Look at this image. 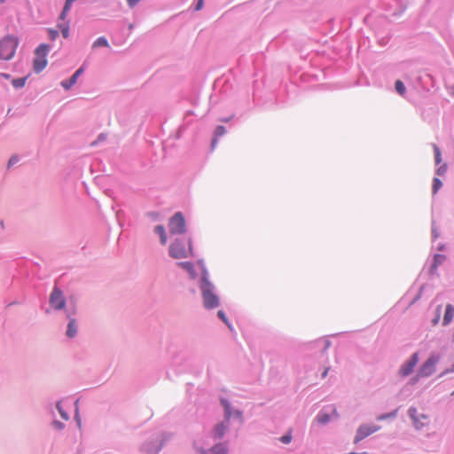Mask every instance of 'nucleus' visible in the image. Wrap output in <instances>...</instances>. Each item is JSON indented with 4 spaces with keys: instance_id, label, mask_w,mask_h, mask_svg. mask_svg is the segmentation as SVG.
<instances>
[{
    "instance_id": "nucleus-1",
    "label": "nucleus",
    "mask_w": 454,
    "mask_h": 454,
    "mask_svg": "<svg viewBox=\"0 0 454 454\" xmlns=\"http://www.w3.org/2000/svg\"><path fill=\"white\" fill-rule=\"evenodd\" d=\"M169 254L176 259L187 258L193 255L192 246L190 239H176L169 246Z\"/></svg>"
},
{
    "instance_id": "nucleus-2",
    "label": "nucleus",
    "mask_w": 454,
    "mask_h": 454,
    "mask_svg": "<svg viewBox=\"0 0 454 454\" xmlns=\"http://www.w3.org/2000/svg\"><path fill=\"white\" fill-rule=\"evenodd\" d=\"M19 41L14 36H6L0 41V59H11L16 51Z\"/></svg>"
},
{
    "instance_id": "nucleus-3",
    "label": "nucleus",
    "mask_w": 454,
    "mask_h": 454,
    "mask_svg": "<svg viewBox=\"0 0 454 454\" xmlns=\"http://www.w3.org/2000/svg\"><path fill=\"white\" fill-rule=\"evenodd\" d=\"M49 51H50V47H49V45H47L45 43L40 44L35 49V57L34 59L33 66H34V70L36 73H40L47 66L46 57H47Z\"/></svg>"
},
{
    "instance_id": "nucleus-4",
    "label": "nucleus",
    "mask_w": 454,
    "mask_h": 454,
    "mask_svg": "<svg viewBox=\"0 0 454 454\" xmlns=\"http://www.w3.org/2000/svg\"><path fill=\"white\" fill-rule=\"evenodd\" d=\"M211 285L204 278L201 285L204 305L207 309H213L218 306V297L212 292Z\"/></svg>"
},
{
    "instance_id": "nucleus-5",
    "label": "nucleus",
    "mask_w": 454,
    "mask_h": 454,
    "mask_svg": "<svg viewBox=\"0 0 454 454\" xmlns=\"http://www.w3.org/2000/svg\"><path fill=\"white\" fill-rule=\"evenodd\" d=\"M168 227L171 234L185 232V221L182 213L177 212L170 218Z\"/></svg>"
},
{
    "instance_id": "nucleus-6",
    "label": "nucleus",
    "mask_w": 454,
    "mask_h": 454,
    "mask_svg": "<svg viewBox=\"0 0 454 454\" xmlns=\"http://www.w3.org/2000/svg\"><path fill=\"white\" fill-rule=\"evenodd\" d=\"M440 360V356L432 355L419 368V377H428L435 371V366Z\"/></svg>"
},
{
    "instance_id": "nucleus-7",
    "label": "nucleus",
    "mask_w": 454,
    "mask_h": 454,
    "mask_svg": "<svg viewBox=\"0 0 454 454\" xmlns=\"http://www.w3.org/2000/svg\"><path fill=\"white\" fill-rule=\"evenodd\" d=\"M223 404L224 405L225 407V412H226V420L216 425L215 427V428L213 429L212 431V436L215 438V439H220L223 436L227 427H228V419L231 416V411H230V405L227 403V402L225 401H223Z\"/></svg>"
},
{
    "instance_id": "nucleus-8",
    "label": "nucleus",
    "mask_w": 454,
    "mask_h": 454,
    "mask_svg": "<svg viewBox=\"0 0 454 454\" xmlns=\"http://www.w3.org/2000/svg\"><path fill=\"white\" fill-rule=\"evenodd\" d=\"M50 304L55 309H62L66 305L63 293L57 287L53 288L50 295Z\"/></svg>"
},
{
    "instance_id": "nucleus-9",
    "label": "nucleus",
    "mask_w": 454,
    "mask_h": 454,
    "mask_svg": "<svg viewBox=\"0 0 454 454\" xmlns=\"http://www.w3.org/2000/svg\"><path fill=\"white\" fill-rule=\"evenodd\" d=\"M419 362V355L418 353H414L411 357L406 361L400 368L399 373L403 377H406L410 375L412 372L414 367Z\"/></svg>"
},
{
    "instance_id": "nucleus-10",
    "label": "nucleus",
    "mask_w": 454,
    "mask_h": 454,
    "mask_svg": "<svg viewBox=\"0 0 454 454\" xmlns=\"http://www.w3.org/2000/svg\"><path fill=\"white\" fill-rule=\"evenodd\" d=\"M380 429L378 426H361L357 429L356 434L354 439V442L357 443L365 437L371 435L372 434L377 432Z\"/></svg>"
},
{
    "instance_id": "nucleus-11",
    "label": "nucleus",
    "mask_w": 454,
    "mask_h": 454,
    "mask_svg": "<svg viewBox=\"0 0 454 454\" xmlns=\"http://www.w3.org/2000/svg\"><path fill=\"white\" fill-rule=\"evenodd\" d=\"M410 417L412 419L415 427L419 429L427 423V416L419 414L415 408L409 409Z\"/></svg>"
},
{
    "instance_id": "nucleus-12",
    "label": "nucleus",
    "mask_w": 454,
    "mask_h": 454,
    "mask_svg": "<svg viewBox=\"0 0 454 454\" xmlns=\"http://www.w3.org/2000/svg\"><path fill=\"white\" fill-rule=\"evenodd\" d=\"M82 72H83L82 67H80L79 69H77L68 81H63L61 82L62 87H64L66 90L70 89L74 84L76 83L78 77L82 74Z\"/></svg>"
},
{
    "instance_id": "nucleus-13",
    "label": "nucleus",
    "mask_w": 454,
    "mask_h": 454,
    "mask_svg": "<svg viewBox=\"0 0 454 454\" xmlns=\"http://www.w3.org/2000/svg\"><path fill=\"white\" fill-rule=\"evenodd\" d=\"M453 317H454V307L450 304H448L446 306V310H445V314L443 317L442 324L444 325H449L452 321Z\"/></svg>"
},
{
    "instance_id": "nucleus-14",
    "label": "nucleus",
    "mask_w": 454,
    "mask_h": 454,
    "mask_svg": "<svg viewBox=\"0 0 454 454\" xmlns=\"http://www.w3.org/2000/svg\"><path fill=\"white\" fill-rule=\"evenodd\" d=\"M76 333H77L76 321L74 319H70L68 325H67V335L69 338H73L76 335Z\"/></svg>"
},
{
    "instance_id": "nucleus-15",
    "label": "nucleus",
    "mask_w": 454,
    "mask_h": 454,
    "mask_svg": "<svg viewBox=\"0 0 454 454\" xmlns=\"http://www.w3.org/2000/svg\"><path fill=\"white\" fill-rule=\"evenodd\" d=\"M154 231H155V233H157L160 236V243L162 245H166L167 244V235H166V231H165L164 226L163 225H157L154 228Z\"/></svg>"
},
{
    "instance_id": "nucleus-16",
    "label": "nucleus",
    "mask_w": 454,
    "mask_h": 454,
    "mask_svg": "<svg viewBox=\"0 0 454 454\" xmlns=\"http://www.w3.org/2000/svg\"><path fill=\"white\" fill-rule=\"evenodd\" d=\"M210 452L212 454H226L228 452V448L226 445L219 443L211 448Z\"/></svg>"
},
{
    "instance_id": "nucleus-17",
    "label": "nucleus",
    "mask_w": 454,
    "mask_h": 454,
    "mask_svg": "<svg viewBox=\"0 0 454 454\" xmlns=\"http://www.w3.org/2000/svg\"><path fill=\"white\" fill-rule=\"evenodd\" d=\"M226 132L225 128L223 126H217L215 130V138L212 141V146L214 147L219 137L224 135Z\"/></svg>"
},
{
    "instance_id": "nucleus-18",
    "label": "nucleus",
    "mask_w": 454,
    "mask_h": 454,
    "mask_svg": "<svg viewBox=\"0 0 454 454\" xmlns=\"http://www.w3.org/2000/svg\"><path fill=\"white\" fill-rule=\"evenodd\" d=\"M178 266L188 271L192 276H194V267L193 264L190 262H178Z\"/></svg>"
},
{
    "instance_id": "nucleus-19",
    "label": "nucleus",
    "mask_w": 454,
    "mask_h": 454,
    "mask_svg": "<svg viewBox=\"0 0 454 454\" xmlns=\"http://www.w3.org/2000/svg\"><path fill=\"white\" fill-rule=\"evenodd\" d=\"M395 90L401 95V96H403L406 92V88L403 84V82L400 80H397L395 82Z\"/></svg>"
},
{
    "instance_id": "nucleus-20",
    "label": "nucleus",
    "mask_w": 454,
    "mask_h": 454,
    "mask_svg": "<svg viewBox=\"0 0 454 454\" xmlns=\"http://www.w3.org/2000/svg\"><path fill=\"white\" fill-rule=\"evenodd\" d=\"M107 47L108 46V42L107 40L101 36V37H98L94 43H93V45L92 47L93 48H98V47Z\"/></svg>"
},
{
    "instance_id": "nucleus-21",
    "label": "nucleus",
    "mask_w": 454,
    "mask_h": 454,
    "mask_svg": "<svg viewBox=\"0 0 454 454\" xmlns=\"http://www.w3.org/2000/svg\"><path fill=\"white\" fill-rule=\"evenodd\" d=\"M26 81H27V77L16 78V79L12 80V83L14 88L20 89V88L24 87Z\"/></svg>"
},
{
    "instance_id": "nucleus-22",
    "label": "nucleus",
    "mask_w": 454,
    "mask_h": 454,
    "mask_svg": "<svg viewBox=\"0 0 454 454\" xmlns=\"http://www.w3.org/2000/svg\"><path fill=\"white\" fill-rule=\"evenodd\" d=\"M442 186V181L439 178L434 177L433 180V192L436 193L441 189Z\"/></svg>"
},
{
    "instance_id": "nucleus-23",
    "label": "nucleus",
    "mask_w": 454,
    "mask_h": 454,
    "mask_svg": "<svg viewBox=\"0 0 454 454\" xmlns=\"http://www.w3.org/2000/svg\"><path fill=\"white\" fill-rule=\"evenodd\" d=\"M433 147H434V152L435 162L437 164H439L442 161L441 151L436 145H434Z\"/></svg>"
},
{
    "instance_id": "nucleus-24",
    "label": "nucleus",
    "mask_w": 454,
    "mask_h": 454,
    "mask_svg": "<svg viewBox=\"0 0 454 454\" xmlns=\"http://www.w3.org/2000/svg\"><path fill=\"white\" fill-rule=\"evenodd\" d=\"M59 29L61 30V33L65 38L68 37L69 35V27L67 24H59Z\"/></svg>"
},
{
    "instance_id": "nucleus-25",
    "label": "nucleus",
    "mask_w": 454,
    "mask_h": 454,
    "mask_svg": "<svg viewBox=\"0 0 454 454\" xmlns=\"http://www.w3.org/2000/svg\"><path fill=\"white\" fill-rule=\"evenodd\" d=\"M396 415V411H393V412H390V413H387V414H383V415H380L377 418L378 420H383V419H390V418H395Z\"/></svg>"
},
{
    "instance_id": "nucleus-26",
    "label": "nucleus",
    "mask_w": 454,
    "mask_h": 454,
    "mask_svg": "<svg viewBox=\"0 0 454 454\" xmlns=\"http://www.w3.org/2000/svg\"><path fill=\"white\" fill-rule=\"evenodd\" d=\"M292 441V435L291 434H287L286 435H283L281 438H280V442L285 443V444H288L290 443Z\"/></svg>"
},
{
    "instance_id": "nucleus-27",
    "label": "nucleus",
    "mask_w": 454,
    "mask_h": 454,
    "mask_svg": "<svg viewBox=\"0 0 454 454\" xmlns=\"http://www.w3.org/2000/svg\"><path fill=\"white\" fill-rule=\"evenodd\" d=\"M57 408H58V410H59V411L60 416L62 417V419H64L65 420H67V419H69V418H68V415H67V413L66 411H64L62 410V408L60 407V404H59V403H58V404H57Z\"/></svg>"
},
{
    "instance_id": "nucleus-28",
    "label": "nucleus",
    "mask_w": 454,
    "mask_h": 454,
    "mask_svg": "<svg viewBox=\"0 0 454 454\" xmlns=\"http://www.w3.org/2000/svg\"><path fill=\"white\" fill-rule=\"evenodd\" d=\"M446 170H447V166H446V164H443L442 166H441L437 168L436 173L439 176H442L445 174Z\"/></svg>"
},
{
    "instance_id": "nucleus-29",
    "label": "nucleus",
    "mask_w": 454,
    "mask_h": 454,
    "mask_svg": "<svg viewBox=\"0 0 454 454\" xmlns=\"http://www.w3.org/2000/svg\"><path fill=\"white\" fill-rule=\"evenodd\" d=\"M49 36L51 40H55L59 35L57 30L48 29Z\"/></svg>"
},
{
    "instance_id": "nucleus-30",
    "label": "nucleus",
    "mask_w": 454,
    "mask_h": 454,
    "mask_svg": "<svg viewBox=\"0 0 454 454\" xmlns=\"http://www.w3.org/2000/svg\"><path fill=\"white\" fill-rule=\"evenodd\" d=\"M217 315H218V317H220V318H221V319H222L225 324L229 325V324H228V320H227V318H226L225 314L223 313V311L219 310V311L217 312Z\"/></svg>"
},
{
    "instance_id": "nucleus-31",
    "label": "nucleus",
    "mask_w": 454,
    "mask_h": 454,
    "mask_svg": "<svg viewBox=\"0 0 454 454\" xmlns=\"http://www.w3.org/2000/svg\"><path fill=\"white\" fill-rule=\"evenodd\" d=\"M203 5H204V0H198V3L196 4V6H195V11L201 10Z\"/></svg>"
},
{
    "instance_id": "nucleus-32",
    "label": "nucleus",
    "mask_w": 454,
    "mask_h": 454,
    "mask_svg": "<svg viewBox=\"0 0 454 454\" xmlns=\"http://www.w3.org/2000/svg\"><path fill=\"white\" fill-rule=\"evenodd\" d=\"M440 310H441V306H439V307L437 308L438 315H437V317L433 320V325H437V324H438V322H439V319H440V314H439V312H440Z\"/></svg>"
},
{
    "instance_id": "nucleus-33",
    "label": "nucleus",
    "mask_w": 454,
    "mask_h": 454,
    "mask_svg": "<svg viewBox=\"0 0 454 454\" xmlns=\"http://www.w3.org/2000/svg\"><path fill=\"white\" fill-rule=\"evenodd\" d=\"M18 161V158L16 156H12L10 160H9V162H8V166H12L13 164H15L16 162Z\"/></svg>"
},
{
    "instance_id": "nucleus-34",
    "label": "nucleus",
    "mask_w": 454,
    "mask_h": 454,
    "mask_svg": "<svg viewBox=\"0 0 454 454\" xmlns=\"http://www.w3.org/2000/svg\"><path fill=\"white\" fill-rule=\"evenodd\" d=\"M140 0H127L130 7H134Z\"/></svg>"
},
{
    "instance_id": "nucleus-35",
    "label": "nucleus",
    "mask_w": 454,
    "mask_h": 454,
    "mask_svg": "<svg viewBox=\"0 0 454 454\" xmlns=\"http://www.w3.org/2000/svg\"><path fill=\"white\" fill-rule=\"evenodd\" d=\"M67 12H67V11H65V10H62V12H61V14H60V17H59V18H60L62 20H64L66 19L67 15Z\"/></svg>"
},
{
    "instance_id": "nucleus-36",
    "label": "nucleus",
    "mask_w": 454,
    "mask_h": 454,
    "mask_svg": "<svg viewBox=\"0 0 454 454\" xmlns=\"http://www.w3.org/2000/svg\"><path fill=\"white\" fill-rule=\"evenodd\" d=\"M330 368L327 367L324 370L323 373H322V378H325L328 374V372H329Z\"/></svg>"
},
{
    "instance_id": "nucleus-37",
    "label": "nucleus",
    "mask_w": 454,
    "mask_h": 454,
    "mask_svg": "<svg viewBox=\"0 0 454 454\" xmlns=\"http://www.w3.org/2000/svg\"><path fill=\"white\" fill-rule=\"evenodd\" d=\"M448 372H454V364L452 365V367L449 370H447L444 373H448Z\"/></svg>"
},
{
    "instance_id": "nucleus-38",
    "label": "nucleus",
    "mask_w": 454,
    "mask_h": 454,
    "mask_svg": "<svg viewBox=\"0 0 454 454\" xmlns=\"http://www.w3.org/2000/svg\"><path fill=\"white\" fill-rule=\"evenodd\" d=\"M105 139H106V135H104V134L99 135L98 140H105Z\"/></svg>"
},
{
    "instance_id": "nucleus-39",
    "label": "nucleus",
    "mask_w": 454,
    "mask_h": 454,
    "mask_svg": "<svg viewBox=\"0 0 454 454\" xmlns=\"http://www.w3.org/2000/svg\"><path fill=\"white\" fill-rule=\"evenodd\" d=\"M450 94L454 97V84L450 87Z\"/></svg>"
},
{
    "instance_id": "nucleus-40",
    "label": "nucleus",
    "mask_w": 454,
    "mask_h": 454,
    "mask_svg": "<svg viewBox=\"0 0 454 454\" xmlns=\"http://www.w3.org/2000/svg\"><path fill=\"white\" fill-rule=\"evenodd\" d=\"M2 76H4V78L6 79H9L10 78V75L9 74H1Z\"/></svg>"
},
{
    "instance_id": "nucleus-41",
    "label": "nucleus",
    "mask_w": 454,
    "mask_h": 454,
    "mask_svg": "<svg viewBox=\"0 0 454 454\" xmlns=\"http://www.w3.org/2000/svg\"><path fill=\"white\" fill-rule=\"evenodd\" d=\"M200 454H206V451H205V450H202Z\"/></svg>"
},
{
    "instance_id": "nucleus-42",
    "label": "nucleus",
    "mask_w": 454,
    "mask_h": 454,
    "mask_svg": "<svg viewBox=\"0 0 454 454\" xmlns=\"http://www.w3.org/2000/svg\"><path fill=\"white\" fill-rule=\"evenodd\" d=\"M357 454H367V452H362V453H357Z\"/></svg>"
}]
</instances>
